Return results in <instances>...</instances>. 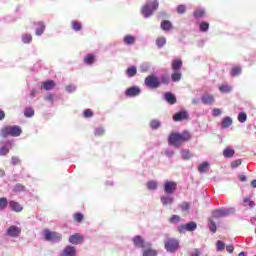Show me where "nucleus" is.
<instances>
[{"label": "nucleus", "instance_id": "obj_27", "mask_svg": "<svg viewBox=\"0 0 256 256\" xmlns=\"http://www.w3.org/2000/svg\"><path fill=\"white\" fill-rule=\"evenodd\" d=\"M173 27V25L171 24V21L169 20H164L161 22V29L163 31H170V29Z\"/></svg>", "mask_w": 256, "mask_h": 256}, {"label": "nucleus", "instance_id": "obj_51", "mask_svg": "<svg viewBox=\"0 0 256 256\" xmlns=\"http://www.w3.org/2000/svg\"><path fill=\"white\" fill-rule=\"evenodd\" d=\"M94 135L96 137H101V136L105 135V129H103V128H96L95 131H94Z\"/></svg>", "mask_w": 256, "mask_h": 256}, {"label": "nucleus", "instance_id": "obj_17", "mask_svg": "<svg viewBox=\"0 0 256 256\" xmlns=\"http://www.w3.org/2000/svg\"><path fill=\"white\" fill-rule=\"evenodd\" d=\"M55 81L48 80L45 82H42L41 89H44V91H51L52 89H55Z\"/></svg>", "mask_w": 256, "mask_h": 256}, {"label": "nucleus", "instance_id": "obj_14", "mask_svg": "<svg viewBox=\"0 0 256 256\" xmlns=\"http://www.w3.org/2000/svg\"><path fill=\"white\" fill-rule=\"evenodd\" d=\"M8 205L11 211H14L15 213H21V211H23V206L19 204V202L11 200L8 202Z\"/></svg>", "mask_w": 256, "mask_h": 256}, {"label": "nucleus", "instance_id": "obj_40", "mask_svg": "<svg viewBox=\"0 0 256 256\" xmlns=\"http://www.w3.org/2000/svg\"><path fill=\"white\" fill-rule=\"evenodd\" d=\"M147 189H149L150 191H155V189H157V182L156 181H149L146 184Z\"/></svg>", "mask_w": 256, "mask_h": 256}, {"label": "nucleus", "instance_id": "obj_37", "mask_svg": "<svg viewBox=\"0 0 256 256\" xmlns=\"http://www.w3.org/2000/svg\"><path fill=\"white\" fill-rule=\"evenodd\" d=\"M181 153H182V159H184L185 161H189V159L193 157V154L189 150H182Z\"/></svg>", "mask_w": 256, "mask_h": 256}, {"label": "nucleus", "instance_id": "obj_59", "mask_svg": "<svg viewBox=\"0 0 256 256\" xmlns=\"http://www.w3.org/2000/svg\"><path fill=\"white\" fill-rule=\"evenodd\" d=\"M219 115H221V109H219V108H214V109H213V116H214V117H219Z\"/></svg>", "mask_w": 256, "mask_h": 256}, {"label": "nucleus", "instance_id": "obj_47", "mask_svg": "<svg viewBox=\"0 0 256 256\" xmlns=\"http://www.w3.org/2000/svg\"><path fill=\"white\" fill-rule=\"evenodd\" d=\"M200 31L203 33L209 31V23L208 22H201L200 23Z\"/></svg>", "mask_w": 256, "mask_h": 256}, {"label": "nucleus", "instance_id": "obj_54", "mask_svg": "<svg viewBox=\"0 0 256 256\" xmlns=\"http://www.w3.org/2000/svg\"><path fill=\"white\" fill-rule=\"evenodd\" d=\"M218 251H224L225 250V243L223 241L218 240L216 243Z\"/></svg>", "mask_w": 256, "mask_h": 256}, {"label": "nucleus", "instance_id": "obj_56", "mask_svg": "<svg viewBox=\"0 0 256 256\" xmlns=\"http://www.w3.org/2000/svg\"><path fill=\"white\" fill-rule=\"evenodd\" d=\"M11 163H12V165H19V163H21V159H19V157H17V156H13L11 158Z\"/></svg>", "mask_w": 256, "mask_h": 256}, {"label": "nucleus", "instance_id": "obj_33", "mask_svg": "<svg viewBox=\"0 0 256 256\" xmlns=\"http://www.w3.org/2000/svg\"><path fill=\"white\" fill-rule=\"evenodd\" d=\"M7 205H9V201L7 200V198H0V211H5V209H7Z\"/></svg>", "mask_w": 256, "mask_h": 256}, {"label": "nucleus", "instance_id": "obj_52", "mask_svg": "<svg viewBox=\"0 0 256 256\" xmlns=\"http://www.w3.org/2000/svg\"><path fill=\"white\" fill-rule=\"evenodd\" d=\"M14 191L15 193H21L25 191V186H23V184H16L14 187Z\"/></svg>", "mask_w": 256, "mask_h": 256}, {"label": "nucleus", "instance_id": "obj_23", "mask_svg": "<svg viewBox=\"0 0 256 256\" xmlns=\"http://www.w3.org/2000/svg\"><path fill=\"white\" fill-rule=\"evenodd\" d=\"M181 67H183V61L181 59L172 61V71H181Z\"/></svg>", "mask_w": 256, "mask_h": 256}, {"label": "nucleus", "instance_id": "obj_29", "mask_svg": "<svg viewBox=\"0 0 256 256\" xmlns=\"http://www.w3.org/2000/svg\"><path fill=\"white\" fill-rule=\"evenodd\" d=\"M198 171L199 173H207L209 171V163L208 162H203L198 166Z\"/></svg>", "mask_w": 256, "mask_h": 256}, {"label": "nucleus", "instance_id": "obj_2", "mask_svg": "<svg viewBox=\"0 0 256 256\" xmlns=\"http://www.w3.org/2000/svg\"><path fill=\"white\" fill-rule=\"evenodd\" d=\"M23 133V130H21V127L17 125L13 126H4L0 130V135L4 139H7V137H19Z\"/></svg>", "mask_w": 256, "mask_h": 256}, {"label": "nucleus", "instance_id": "obj_49", "mask_svg": "<svg viewBox=\"0 0 256 256\" xmlns=\"http://www.w3.org/2000/svg\"><path fill=\"white\" fill-rule=\"evenodd\" d=\"M24 115L25 117H33V115H35V110H33V108H26Z\"/></svg>", "mask_w": 256, "mask_h": 256}, {"label": "nucleus", "instance_id": "obj_50", "mask_svg": "<svg viewBox=\"0 0 256 256\" xmlns=\"http://www.w3.org/2000/svg\"><path fill=\"white\" fill-rule=\"evenodd\" d=\"M179 221H181V216L179 215H172L169 218V223H179Z\"/></svg>", "mask_w": 256, "mask_h": 256}, {"label": "nucleus", "instance_id": "obj_15", "mask_svg": "<svg viewBox=\"0 0 256 256\" xmlns=\"http://www.w3.org/2000/svg\"><path fill=\"white\" fill-rule=\"evenodd\" d=\"M185 119H189V114H187V111H180L173 115V121L179 122L185 121Z\"/></svg>", "mask_w": 256, "mask_h": 256}, {"label": "nucleus", "instance_id": "obj_7", "mask_svg": "<svg viewBox=\"0 0 256 256\" xmlns=\"http://www.w3.org/2000/svg\"><path fill=\"white\" fill-rule=\"evenodd\" d=\"M177 191V182L166 181L164 183V192L166 195H173Z\"/></svg>", "mask_w": 256, "mask_h": 256}, {"label": "nucleus", "instance_id": "obj_43", "mask_svg": "<svg viewBox=\"0 0 256 256\" xmlns=\"http://www.w3.org/2000/svg\"><path fill=\"white\" fill-rule=\"evenodd\" d=\"M150 127L153 130L159 129V127H161V122H159V120H151L150 121Z\"/></svg>", "mask_w": 256, "mask_h": 256}, {"label": "nucleus", "instance_id": "obj_26", "mask_svg": "<svg viewBox=\"0 0 256 256\" xmlns=\"http://www.w3.org/2000/svg\"><path fill=\"white\" fill-rule=\"evenodd\" d=\"M84 63L85 65H93L95 63V55L88 54L84 57Z\"/></svg>", "mask_w": 256, "mask_h": 256}, {"label": "nucleus", "instance_id": "obj_60", "mask_svg": "<svg viewBox=\"0 0 256 256\" xmlns=\"http://www.w3.org/2000/svg\"><path fill=\"white\" fill-rule=\"evenodd\" d=\"M174 154L175 152H173V150H165L166 157H173Z\"/></svg>", "mask_w": 256, "mask_h": 256}, {"label": "nucleus", "instance_id": "obj_24", "mask_svg": "<svg viewBox=\"0 0 256 256\" xmlns=\"http://www.w3.org/2000/svg\"><path fill=\"white\" fill-rule=\"evenodd\" d=\"M125 45H135L136 38L133 35H126L123 38Z\"/></svg>", "mask_w": 256, "mask_h": 256}, {"label": "nucleus", "instance_id": "obj_5", "mask_svg": "<svg viewBox=\"0 0 256 256\" xmlns=\"http://www.w3.org/2000/svg\"><path fill=\"white\" fill-rule=\"evenodd\" d=\"M44 238L46 241H54L59 242L61 239H63V236L59 232H53L49 229L44 230Z\"/></svg>", "mask_w": 256, "mask_h": 256}, {"label": "nucleus", "instance_id": "obj_61", "mask_svg": "<svg viewBox=\"0 0 256 256\" xmlns=\"http://www.w3.org/2000/svg\"><path fill=\"white\" fill-rule=\"evenodd\" d=\"M226 251H227L228 253H233V251H235V247H233V245H228V246L226 247Z\"/></svg>", "mask_w": 256, "mask_h": 256}, {"label": "nucleus", "instance_id": "obj_64", "mask_svg": "<svg viewBox=\"0 0 256 256\" xmlns=\"http://www.w3.org/2000/svg\"><path fill=\"white\" fill-rule=\"evenodd\" d=\"M5 119V111L0 110V121H3Z\"/></svg>", "mask_w": 256, "mask_h": 256}, {"label": "nucleus", "instance_id": "obj_13", "mask_svg": "<svg viewBox=\"0 0 256 256\" xmlns=\"http://www.w3.org/2000/svg\"><path fill=\"white\" fill-rule=\"evenodd\" d=\"M140 94H141V89L137 86L129 87L125 91V96L126 97H137V95H140Z\"/></svg>", "mask_w": 256, "mask_h": 256}, {"label": "nucleus", "instance_id": "obj_53", "mask_svg": "<svg viewBox=\"0 0 256 256\" xmlns=\"http://www.w3.org/2000/svg\"><path fill=\"white\" fill-rule=\"evenodd\" d=\"M83 116L86 118V119H89L91 117H93V111L91 109H86L84 110L83 112Z\"/></svg>", "mask_w": 256, "mask_h": 256}, {"label": "nucleus", "instance_id": "obj_28", "mask_svg": "<svg viewBox=\"0 0 256 256\" xmlns=\"http://www.w3.org/2000/svg\"><path fill=\"white\" fill-rule=\"evenodd\" d=\"M181 71H174V73L171 74V79L173 81V83H177L179 81H181Z\"/></svg>", "mask_w": 256, "mask_h": 256}, {"label": "nucleus", "instance_id": "obj_8", "mask_svg": "<svg viewBox=\"0 0 256 256\" xmlns=\"http://www.w3.org/2000/svg\"><path fill=\"white\" fill-rule=\"evenodd\" d=\"M133 244L135 247H139L140 249H145V247H151V243H145V240L141 236H135L133 239Z\"/></svg>", "mask_w": 256, "mask_h": 256}, {"label": "nucleus", "instance_id": "obj_39", "mask_svg": "<svg viewBox=\"0 0 256 256\" xmlns=\"http://www.w3.org/2000/svg\"><path fill=\"white\" fill-rule=\"evenodd\" d=\"M143 256H157V251L151 248H148L143 251Z\"/></svg>", "mask_w": 256, "mask_h": 256}, {"label": "nucleus", "instance_id": "obj_32", "mask_svg": "<svg viewBox=\"0 0 256 256\" xmlns=\"http://www.w3.org/2000/svg\"><path fill=\"white\" fill-rule=\"evenodd\" d=\"M241 71H242L241 67L239 66L233 67L230 71V75L231 77H237L241 75Z\"/></svg>", "mask_w": 256, "mask_h": 256}, {"label": "nucleus", "instance_id": "obj_9", "mask_svg": "<svg viewBox=\"0 0 256 256\" xmlns=\"http://www.w3.org/2000/svg\"><path fill=\"white\" fill-rule=\"evenodd\" d=\"M6 235H8V237L17 238L21 235V228H19V226L12 225L7 229Z\"/></svg>", "mask_w": 256, "mask_h": 256}, {"label": "nucleus", "instance_id": "obj_42", "mask_svg": "<svg viewBox=\"0 0 256 256\" xmlns=\"http://www.w3.org/2000/svg\"><path fill=\"white\" fill-rule=\"evenodd\" d=\"M71 25L74 31H81L82 29L81 22L79 21H72Z\"/></svg>", "mask_w": 256, "mask_h": 256}, {"label": "nucleus", "instance_id": "obj_30", "mask_svg": "<svg viewBox=\"0 0 256 256\" xmlns=\"http://www.w3.org/2000/svg\"><path fill=\"white\" fill-rule=\"evenodd\" d=\"M45 33V23L38 22V28L36 29V35L41 36Z\"/></svg>", "mask_w": 256, "mask_h": 256}, {"label": "nucleus", "instance_id": "obj_16", "mask_svg": "<svg viewBox=\"0 0 256 256\" xmlns=\"http://www.w3.org/2000/svg\"><path fill=\"white\" fill-rule=\"evenodd\" d=\"M201 101L204 105H213L215 103V97L211 94H204L201 97Z\"/></svg>", "mask_w": 256, "mask_h": 256}, {"label": "nucleus", "instance_id": "obj_6", "mask_svg": "<svg viewBox=\"0 0 256 256\" xmlns=\"http://www.w3.org/2000/svg\"><path fill=\"white\" fill-rule=\"evenodd\" d=\"M145 85L149 87V89H157L160 87L161 81H159V78L156 76L150 75L145 78Z\"/></svg>", "mask_w": 256, "mask_h": 256}, {"label": "nucleus", "instance_id": "obj_57", "mask_svg": "<svg viewBox=\"0 0 256 256\" xmlns=\"http://www.w3.org/2000/svg\"><path fill=\"white\" fill-rule=\"evenodd\" d=\"M161 83H162L163 85H169V76L163 75V76L161 77Z\"/></svg>", "mask_w": 256, "mask_h": 256}, {"label": "nucleus", "instance_id": "obj_36", "mask_svg": "<svg viewBox=\"0 0 256 256\" xmlns=\"http://www.w3.org/2000/svg\"><path fill=\"white\" fill-rule=\"evenodd\" d=\"M232 89L233 88L228 84L219 86V91L221 93H231Z\"/></svg>", "mask_w": 256, "mask_h": 256}, {"label": "nucleus", "instance_id": "obj_21", "mask_svg": "<svg viewBox=\"0 0 256 256\" xmlns=\"http://www.w3.org/2000/svg\"><path fill=\"white\" fill-rule=\"evenodd\" d=\"M233 125V119L231 117L226 116L222 119L221 127L222 129H227L228 127H231Z\"/></svg>", "mask_w": 256, "mask_h": 256}, {"label": "nucleus", "instance_id": "obj_1", "mask_svg": "<svg viewBox=\"0 0 256 256\" xmlns=\"http://www.w3.org/2000/svg\"><path fill=\"white\" fill-rule=\"evenodd\" d=\"M187 141H191V133L189 131H183L182 133L172 132L168 136V144L172 145V147H181Z\"/></svg>", "mask_w": 256, "mask_h": 256}, {"label": "nucleus", "instance_id": "obj_31", "mask_svg": "<svg viewBox=\"0 0 256 256\" xmlns=\"http://www.w3.org/2000/svg\"><path fill=\"white\" fill-rule=\"evenodd\" d=\"M128 77H135L137 75V67L131 66L126 70Z\"/></svg>", "mask_w": 256, "mask_h": 256}, {"label": "nucleus", "instance_id": "obj_11", "mask_svg": "<svg viewBox=\"0 0 256 256\" xmlns=\"http://www.w3.org/2000/svg\"><path fill=\"white\" fill-rule=\"evenodd\" d=\"M11 149H13V141L8 140L4 146L0 147V157H5V155H9Z\"/></svg>", "mask_w": 256, "mask_h": 256}, {"label": "nucleus", "instance_id": "obj_46", "mask_svg": "<svg viewBox=\"0 0 256 256\" xmlns=\"http://www.w3.org/2000/svg\"><path fill=\"white\" fill-rule=\"evenodd\" d=\"M209 229L212 233H217V224L213 220H209Z\"/></svg>", "mask_w": 256, "mask_h": 256}, {"label": "nucleus", "instance_id": "obj_4", "mask_svg": "<svg viewBox=\"0 0 256 256\" xmlns=\"http://www.w3.org/2000/svg\"><path fill=\"white\" fill-rule=\"evenodd\" d=\"M164 247L168 253H175L179 250V240L170 238L165 242Z\"/></svg>", "mask_w": 256, "mask_h": 256}, {"label": "nucleus", "instance_id": "obj_38", "mask_svg": "<svg viewBox=\"0 0 256 256\" xmlns=\"http://www.w3.org/2000/svg\"><path fill=\"white\" fill-rule=\"evenodd\" d=\"M166 43H167V39H165V37H158L156 39V45L157 47H159V49H161V47H164Z\"/></svg>", "mask_w": 256, "mask_h": 256}, {"label": "nucleus", "instance_id": "obj_41", "mask_svg": "<svg viewBox=\"0 0 256 256\" xmlns=\"http://www.w3.org/2000/svg\"><path fill=\"white\" fill-rule=\"evenodd\" d=\"M73 219L74 221H76L77 223H82L83 222V219H85V216H83V214L81 213H75L73 215Z\"/></svg>", "mask_w": 256, "mask_h": 256}, {"label": "nucleus", "instance_id": "obj_25", "mask_svg": "<svg viewBox=\"0 0 256 256\" xmlns=\"http://www.w3.org/2000/svg\"><path fill=\"white\" fill-rule=\"evenodd\" d=\"M243 205L244 207H249V209H253L255 207V202L251 200V197L243 198Z\"/></svg>", "mask_w": 256, "mask_h": 256}, {"label": "nucleus", "instance_id": "obj_62", "mask_svg": "<svg viewBox=\"0 0 256 256\" xmlns=\"http://www.w3.org/2000/svg\"><path fill=\"white\" fill-rule=\"evenodd\" d=\"M66 91H68V93H73V91H75V87L74 86H67Z\"/></svg>", "mask_w": 256, "mask_h": 256}, {"label": "nucleus", "instance_id": "obj_19", "mask_svg": "<svg viewBox=\"0 0 256 256\" xmlns=\"http://www.w3.org/2000/svg\"><path fill=\"white\" fill-rule=\"evenodd\" d=\"M226 215H229V212L223 209L214 210L212 212V217L214 219H219V217H226Z\"/></svg>", "mask_w": 256, "mask_h": 256}, {"label": "nucleus", "instance_id": "obj_3", "mask_svg": "<svg viewBox=\"0 0 256 256\" xmlns=\"http://www.w3.org/2000/svg\"><path fill=\"white\" fill-rule=\"evenodd\" d=\"M158 8L159 2L157 0H153L152 3H147L142 7L141 13L144 17H151V15H153V11H157Z\"/></svg>", "mask_w": 256, "mask_h": 256}, {"label": "nucleus", "instance_id": "obj_20", "mask_svg": "<svg viewBox=\"0 0 256 256\" xmlns=\"http://www.w3.org/2000/svg\"><path fill=\"white\" fill-rule=\"evenodd\" d=\"M165 100L169 105H175V103H177V97H175L171 92L165 93Z\"/></svg>", "mask_w": 256, "mask_h": 256}, {"label": "nucleus", "instance_id": "obj_55", "mask_svg": "<svg viewBox=\"0 0 256 256\" xmlns=\"http://www.w3.org/2000/svg\"><path fill=\"white\" fill-rule=\"evenodd\" d=\"M186 11H187V7L183 4H181L177 7V13H179L180 15H182Z\"/></svg>", "mask_w": 256, "mask_h": 256}, {"label": "nucleus", "instance_id": "obj_58", "mask_svg": "<svg viewBox=\"0 0 256 256\" xmlns=\"http://www.w3.org/2000/svg\"><path fill=\"white\" fill-rule=\"evenodd\" d=\"M239 165H241V160H235L231 163V167L232 169H236V167H239Z\"/></svg>", "mask_w": 256, "mask_h": 256}, {"label": "nucleus", "instance_id": "obj_18", "mask_svg": "<svg viewBox=\"0 0 256 256\" xmlns=\"http://www.w3.org/2000/svg\"><path fill=\"white\" fill-rule=\"evenodd\" d=\"M160 201L164 207H167V205H173V197L169 195L161 196Z\"/></svg>", "mask_w": 256, "mask_h": 256}, {"label": "nucleus", "instance_id": "obj_35", "mask_svg": "<svg viewBox=\"0 0 256 256\" xmlns=\"http://www.w3.org/2000/svg\"><path fill=\"white\" fill-rule=\"evenodd\" d=\"M223 155H224V157H226V159H229V158L233 157V155H235V150H233L231 148H226L223 151Z\"/></svg>", "mask_w": 256, "mask_h": 256}, {"label": "nucleus", "instance_id": "obj_63", "mask_svg": "<svg viewBox=\"0 0 256 256\" xmlns=\"http://www.w3.org/2000/svg\"><path fill=\"white\" fill-rule=\"evenodd\" d=\"M46 101H50V103H53V94H49L45 97Z\"/></svg>", "mask_w": 256, "mask_h": 256}, {"label": "nucleus", "instance_id": "obj_12", "mask_svg": "<svg viewBox=\"0 0 256 256\" xmlns=\"http://www.w3.org/2000/svg\"><path fill=\"white\" fill-rule=\"evenodd\" d=\"M84 237L83 235H81L80 233H75L74 235H71L69 237V243H71L72 245H80V243H83L84 241Z\"/></svg>", "mask_w": 256, "mask_h": 256}, {"label": "nucleus", "instance_id": "obj_48", "mask_svg": "<svg viewBox=\"0 0 256 256\" xmlns=\"http://www.w3.org/2000/svg\"><path fill=\"white\" fill-rule=\"evenodd\" d=\"M181 211H189V209H191V206L189 205V202H182L179 205Z\"/></svg>", "mask_w": 256, "mask_h": 256}, {"label": "nucleus", "instance_id": "obj_34", "mask_svg": "<svg viewBox=\"0 0 256 256\" xmlns=\"http://www.w3.org/2000/svg\"><path fill=\"white\" fill-rule=\"evenodd\" d=\"M193 16L195 17V19H201V18L205 17V10H203V9L195 10L193 12Z\"/></svg>", "mask_w": 256, "mask_h": 256}, {"label": "nucleus", "instance_id": "obj_44", "mask_svg": "<svg viewBox=\"0 0 256 256\" xmlns=\"http://www.w3.org/2000/svg\"><path fill=\"white\" fill-rule=\"evenodd\" d=\"M22 41L23 43H31L33 41V36H31V34H23Z\"/></svg>", "mask_w": 256, "mask_h": 256}, {"label": "nucleus", "instance_id": "obj_45", "mask_svg": "<svg viewBox=\"0 0 256 256\" xmlns=\"http://www.w3.org/2000/svg\"><path fill=\"white\" fill-rule=\"evenodd\" d=\"M238 121H239L240 123H245V121H247V113H245V112H240V113L238 114Z\"/></svg>", "mask_w": 256, "mask_h": 256}, {"label": "nucleus", "instance_id": "obj_10", "mask_svg": "<svg viewBox=\"0 0 256 256\" xmlns=\"http://www.w3.org/2000/svg\"><path fill=\"white\" fill-rule=\"evenodd\" d=\"M197 229V223L189 222L187 224H181L178 227V232L183 233L184 231H195Z\"/></svg>", "mask_w": 256, "mask_h": 256}, {"label": "nucleus", "instance_id": "obj_22", "mask_svg": "<svg viewBox=\"0 0 256 256\" xmlns=\"http://www.w3.org/2000/svg\"><path fill=\"white\" fill-rule=\"evenodd\" d=\"M75 247L73 246H66L63 250L61 256H75Z\"/></svg>", "mask_w": 256, "mask_h": 256}]
</instances>
